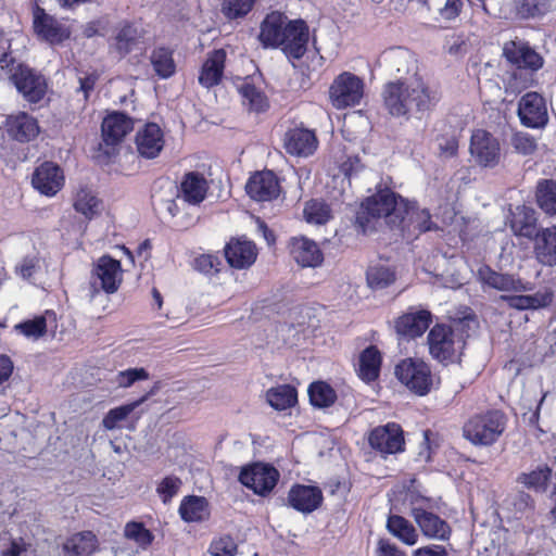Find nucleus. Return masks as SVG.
Returning a JSON list of instances; mask_svg holds the SVG:
<instances>
[{"label": "nucleus", "mask_w": 556, "mask_h": 556, "mask_svg": "<svg viewBox=\"0 0 556 556\" xmlns=\"http://www.w3.org/2000/svg\"><path fill=\"white\" fill-rule=\"evenodd\" d=\"M123 280V269L119 261L103 255L99 257L92 267L90 288L92 295L103 291L112 294L117 291Z\"/></svg>", "instance_id": "5"}, {"label": "nucleus", "mask_w": 556, "mask_h": 556, "mask_svg": "<svg viewBox=\"0 0 556 556\" xmlns=\"http://www.w3.org/2000/svg\"><path fill=\"white\" fill-rule=\"evenodd\" d=\"M138 39L139 33L137 27L130 24H126L118 29L112 47L118 52L121 56H124L136 47Z\"/></svg>", "instance_id": "44"}, {"label": "nucleus", "mask_w": 556, "mask_h": 556, "mask_svg": "<svg viewBox=\"0 0 556 556\" xmlns=\"http://www.w3.org/2000/svg\"><path fill=\"white\" fill-rule=\"evenodd\" d=\"M256 256V245L247 239H232L225 247V257L229 266L236 269L249 268Z\"/></svg>", "instance_id": "19"}, {"label": "nucleus", "mask_w": 556, "mask_h": 556, "mask_svg": "<svg viewBox=\"0 0 556 556\" xmlns=\"http://www.w3.org/2000/svg\"><path fill=\"white\" fill-rule=\"evenodd\" d=\"M279 477L280 473L274 466L255 463L241 470L239 480L255 494L266 496L274 490Z\"/></svg>", "instance_id": "9"}, {"label": "nucleus", "mask_w": 556, "mask_h": 556, "mask_svg": "<svg viewBox=\"0 0 556 556\" xmlns=\"http://www.w3.org/2000/svg\"><path fill=\"white\" fill-rule=\"evenodd\" d=\"M380 366V352L375 346H368L359 355L357 367L358 377L366 382L374 381L379 376Z\"/></svg>", "instance_id": "36"}, {"label": "nucleus", "mask_w": 556, "mask_h": 556, "mask_svg": "<svg viewBox=\"0 0 556 556\" xmlns=\"http://www.w3.org/2000/svg\"><path fill=\"white\" fill-rule=\"evenodd\" d=\"M395 271L388 265H372L367 270V282L371 289H384L395 281Z\"/></svg>", "instance_id": "46"}, {"label": "nucleus", "mask_w": 556, "mask_h": 556, "mask_svg": "<svg viewBox=\"0 0 556 556\" xmlns=\"http://www.w3.org/2000/svg\"><path fill=\"white\" fill-rule=\"evenodd\" d=\"M181 486V480L175 476H167L157 484L156 493L164 504L169 503L177 495Z\"/></svg>", "instance_id": "55"}, {"label": "nucleus", "mask_w": 556, "mask_h": 556, "mask_svg": "<svg viewBox=\"0 0 556 556\" xmlns=\"http://www.w3.org/2000/svg\"><path fill=\"white\" fill-rule=\"evenodd\" d=\"M124 534L128 540L134 541L141 547H147L152 543L153 535L143 523L131 521L126 523Z\"/></svg>", "instance_id": "51"}, {"label": "nucleus", "mask_w": 556, "mask_h": 556, "mask_svg": "<svg viewBox=\"0 0 556 556\" xmlns=\"http://www.w3.org/2000/svg\"><path fill=\"white\" fill-rule=\"evenodd\" d=\"M522 292L505 296L509 307L516 309H539L546 307L552 303L553 293L551 291H539L531 295H523Z\"/></svg>", "instance_id": "35"}, {"label": "nucleus", "mask_w": 556, "mask_h": 556, "mask_svg": "<svg viewBox=\"0 0 556 556\" xmlns=\"http://www.w3.org/2000/svg\"><path fill=\"white\" fill-rule=\"evenodd\" d=\"M207 189L208 185L203 175L191 172L185 175L180 184L178 198L190 205H198L205 199Z\"/></svg>", "instance_id": "30"}, {"label": "nucleus", "mask_w": 556, "mask_h": 556, "mask_svg": "<svg viewBox=\"0 0 556 556\" xmlns=\"http://www.w3.org/2000/svg\"><path fill=\"white\" fill-rule=\"evenodd\" d=\"M129 117L123 113H112L102 122V137L108 146H115L132 129Z\"/></svg>", "instance_id": "29"}, {"label": "nucleus", "mask_w": 556, "mask_h": 556, "mask_svg": "<svg viewBox=\"0 0 556 556\" xmlns=\"http://www.w3.org/2000/svg\"><path fill=\"white\" fill-rule=\"evenodd\" d=\"M551 475L552 470L549 467L539 466L530 472H522L519 475L518 482L528 489L534 490L535 492H544Z\"/></svg>", "instance_id": "45"}, {"label": "nucleus", "mask_w": 556, "mask_h": 556, "mask_svg": "<svg viewBox=\"0 0 556 556\" xmlns=\"http://www.w3.org/2000/svg\"><path fill=\"white\" fill-rule=\"evenodd\" d=\"M409 201L395 194L390 189H383L367 198L358 212L357 220L366 231L371 219L384 218L391 228H396L405 219L404 213H409Z\"/></svg>", "instance_id": "2"}, {"label": "nucleus", "mask_w": 556, "mask_h": 556, "mask_svg": "<svg viewBox=\"0 0 556 556\" xmlns=\"http://www.w3.org/2000/svg\"><path fill=\"white\" fill-rule=\"evenodd\" d=\"M238 546L230 535H222L212 541L210 553L212 556H235Z\"/></svg>", "instance_id": "54"}, {"label": "nucleus", "mask_w": 556, "mask_h": 556, "mask_svg": "<svg viewBox=\"0 0 556 556\" xmlns=\"http://www.w3.org/2000/svg\"><path fill=\"white\" fill-rule=\"evenodd\" d=\"M255 1L256 0H223L222 12L229 20L243 17L252 10Z\"/></svg>", "instance_id": "52"}, {"label": "nucleus", "mask_w": 556, "mask_h": 556, "mask_svg": "<svg viewBox=\"0 0 556 556\" xmlns=\"http://www.w3.org/2000/svg\"><path fill=\"white\" fill-rule=\"evenodd\" d=\"M413 556H447V552L442 545L431 544L416 549Z\"/></svg>", "instance_id": "64"}, {"label": "nucleus", "mask_w": 556, "mask_h": 556, "mask_svg": "<svg viewBox=\"0 0 556 556\" xmlns=\"http://www.w3.org/2000/svg\"><path fill=\"white\" fill-rule=\"evenodd\" d=\"M465 0H445L444 7L439 9L440 15L445 20H454L462 11Z\"/></svg>", "instance_id": "60"}, {"label": "nucleus", "mask_w": 556, "mask_h": 556, "mask_svg": "<svg viewBox=\"0 0 556 556\" xmlns=\"http://www.w3.org/2000/svg\"><path fill=\"white\" fill-rule=\"evenodd\" d=\"M101 203L92 190L89 188H80L74 201V207L86 218L91 219L100 212Z\"/></svg>", "instance_id": "41"}, {"label": "nucleus", "mask_w": 556, "mask_h": 556, "mask_svg": "<svg viewBox=\"0 0 556 556\" xmlns=\"http://www.w3.org/2000/svg\"><path fill=\"white\" fill-rule=\"evenodd\" d=\"M2 556H29L27 544L23 540H13Z\"/></svg>", "instance_id": "62"}, {"label": "nucleus", "mask_w": 556, "mask_h": 556, "mask_svg": "<svg viewBox=\"0 0 556 556\" xmlns=\"http://www.w3.org/2000/svg\"><path fill=\"white\" fill-rule=\"evenodd\" d=\"M412 514L420 530L427 538L438 540H446L448 538L450 527L438 515L428 511L422 507H413Z\"/></svg>", "instance_id": "25"}, {"label": "nucleus", "mask_w": 556, "mask_h": 556, "mask_svg": "<svg viewBox=\"0 0 556 556\" xmlns=\"http://www.w3.org/2000/svg\"><path fill=\"white\" fill-rule=\"evenodd\" d=\"M164 143V132L155 123H148L137 131L136 147L142 157H156L163 150Z\"/></svg>", "instance_id": "18"}, {"label": "nucleus", "mask_w": 556, "mask_h": 556, "mask_svg": "<svg viewBox=\"0 0 556 556\" xmlns=\"http://www.w3.org/2000/svg\"><path fill=\"white\" fill-rule=\"evenodd\" d=\"M505 429V416L498 410L473 416L464 426V435L477 445L494 443Z\"/></svg>", "instance_id": "4"}, {"label": "nucleus", "mask_w": 556, "mask_h": 556, "mask_svg": "<svg viewBox=\"0 0 556 556\" xmlns=\"http://www.w3.org/2000/svg\"><path fill=\"white\" fill-rule=\"evenodd\" d=\"M11 80L25 100L31 103L41 101L47 93L46 78L28 66L18 65L14 68Z\"/></svg>", "instance_id": "11"}, {"label": "nucleus", "mask_w": 556, "mask_h": 556, "mask_svg": "<svg viewBox=\"0 0 556 556\" xmlns=\"http://www.w3.org/2000/svg\"><path fill=\"white\" fill-rule=\"evenodd\" d=\"M377 553L378 556H405L397 546L383 539L378 542Z\"/></svg>", "instance_id": "63"}, {"label": "nucleus", "mask_w": 556, "mask_h": 556, "mask_svg": "<svg viewBox=\"0 0 556 556\" xmlns=\"http://www.w3.org/2000/svg\"><path fill=\"white\" fill-rule=\"evenodd\" d=\"M409 213H404L405 219L396 227L408 238L432 229L433 223L428 210L419 208L415 202H409Z\"/></svg>", "instance_id": "28"}, {"label": "nucleus", "mask_w": 556, "mask_h": 556, "mask_svg": "<svg viewBox=\"0 0 556 556\" xmlns=\"http://www.w3.org/2000/svg\"><path fill=\"white\" fill-rule=\"evenodd\" d=\"M33 27L35 34L50 45H60L71 36V28L64 22L48 14L43 9L36 7L33 13Z\"/></svg>", "instance_id": "10"}, {"label": "nucleus", "mask_w": 556, "mask_h": 556, "mask_svg": "<svg viewBox=\"0 0 556 556\" xmlns=\"http://www.w3.org/2000/svg\"><path fill=\"white\" fill-rule=\"evenodd\" d=\"M534 253L541 264L556 265V227L538 231L534 239Z\"/></svg>", "instance_id": "31"}, {"label": "nucleus", "mask_w": 556, "mask_h": 556, "mask_svg": "<svg viewBox=\"0 0 556 556\" xmlns=\"http://www.w3.org/2000/svg\"><path fill=\"white\" fill-rule=\"evenodd\" d=\"M247 193L256 201H270L280 191L276 175L270 170H264L253 175L245 186Z\"/></svg>", "instance_id": "21"}, {"label": "nucleus", "mask_w": 556, "mask_h": 556, "mask_svg": "<svg viewBox=\"0 0 556 556\" xmlns=\"http://www.w3.org/2000/svg\"><path fill=\"white\" fill-rule=\"evenodd\" d=\"M388 58L397 66L396 71L399 73L403 71L400 67V64L402 62H405L410 65H415L414 55L406 49L397 48V49L391 50L388 53Z\"/></svg>", "instance_id": "59"}, {"label": "nucleus", "mask_w": 556, "mask_h": 556, "mask_svg": "<svg viewBox=\"0 0 556 556\" xmlns=\"http://www.w3.org/2000/svg\"><path fill=\"white\" fill-rule=\"evenodd\" d=\"M395 376L418 396L427 395L439 384V379L432 374L429 364L419 358L401 361L395 367Z\"/></svg>", "instance_id": "3"}, {"label": "nucleus", "mask_w": 556, "mask_h": 556, "mask_svg": "<svg viewBox=\"0 0 556 556\" xmlns=\"http://www.w3.org/2000/svg\"><path fill=\"white\" fill-rule=\"evenodd\" d=\"M431 323V313L424 308H410L396 321L397 333L415 338L421 336Z\"/></svg>", "instance_id": "24"}, {"label": "nucleus", "mask_w": 556, "mask_h": 556, "mask_svg": "<svg viewBox=\"0 0 556 556\" xmlns=\"http://www.w3.org/2000/svg\"><path fill=\"white\" fill-rule=\"evenodd\" d=\"M390 533L407 545H415L418 541V533L414 526L404 517L391 515L387 521Z\"/></svg>", "instance_id": "38"}, {"label": "nucleus", "mask_w": 556, "mask_h": 556, "mask_svg": "<svg viewBox=\"0 0 556 556\" xmlns=\"http://www.w3.org/2000/svg\"><path fill=\"white\" fill-rule=\"evenodd\" d=\"M151 393L142 396L138 401L131 402L126 405L115 407L104 416L102 425L106 430H113L119 426V422L125 420L130 413H132L140 404L149 397Z\"/></svg>", "instance_id": "48"}, {"label": "nucleus", "mask_w": 556, "mask_h": 556, "mask_svg": "<svg viewBox=\"0 0 556 556\" xmlns=\"http://www.w3.org/2000/svg\"><path fill=\"white\" fill-rule=\"evenodd\" d=\"M239 93L242 98V104L250 112L261 113L266 111L269 105L265 93L250 83H243L239 87Z\"/></svg>", "instance_id": "39"}, {"label": "nucleus", "mask_w": 556, "mask_h": 556, "mask_svg": "<svg viewBox=\"0 0 556 556\" xmlns=\"http://www.w3.org/2000/svg\"><path fill=\"white\" fill-rule=\"evenodd\" d=\"M222 260L215 254H202L194 258V268L205 275L219 271Z\"/></svg>", "instance_id": "58"}, {"label": "nucleus", "mask_w": 556, "mask_h": 556, "mask_svg": "<svg viewBox=\"0 0 556 556\" xmlns=\"http://www.w3.org/2000/svg\"><path fill=\"white\" fill-rule=\"evenodd\" d=\"M304 218L309 224L324 225L331 218L330 207L323 201L311 200L305 204Z\"/></svg>", "instance_id": "50"}, {"label": "nucleus", "mask_w": 556, "mask_h": 556, "mask_svg": "<svg viewBox=\"0 0 556 556\" xmlns=\"http://www.w3.org/2000/svg\"><path fill=\"white\" fill-rule=\"evenodd\" d=\"M293 260L302 267H318L324 262V254L317 243L308 238H293L290 244Z\"/></svg>", "instance_id": "23"}, {"label": "nucleus", "mask_w": 556, "mask_h": 556, "mask_svg": "<svg viewBox=\"0 0 556 556\" xmlns=\"http://www.w3.org/2000/svg\"><path fill=\"white\" fill-rule=\"evenodd\" d=\"M469 153L475 164L493 168L501 161L498 139L485 129H475L470 137Z\"/></svg>", "instance_id": "7"}, {"label": "nucleus", "mask_w": 556, "mask_h": 556, "mask_svg": "<svg viewBox=\"0 0 556 556\" xmlns=\"http://www.w3.org/2000/svg\"><path fill=\"white\" fill-rule=\"evenodd\" d=\"M149 379V372L144 368H128L118 371L114 378V382L119 388H129L137 381Z\"/></svg>", "instance_id": "53"}, {"label": "nucleus", "mask_w": 556, "mask_h": 556, "mask_svg": "<svg viewBox=\"0 0 556 556\" xmlns=\"http://www.w3.org/2000/svg\"><path fill=\"white\" fill-rule=\"evenodd\" d=\"M62 168L53 162H45L38 166L31 178L33 187L47 197L55 195L64 186Z\"/></svg>", "instance_id": "15"}, {"label": "nucleus", "mask_w": 556, "mask_h": 556, "mask_svg": "<svg viewBox=\"0 0 556 556\" xmlns=\"http://www.w3.org/2000/svg\"><path fill=\"white\" fill-rule=\"evenodd\" d=\"M370 446L383 455L404 451V433L400 425L388 422L372 429L368 438Z\"/></svg>", "instance_id": "13"}, {"label": "nucleus", "mask_w": 556, "mask_h": 556, "mask_svg": "<svg viewBox=\"0 0 556 556\" xmlns=\"http://www.w3.org/2000/svg\"><path fill=\"white\" fill-rule=\"evenodd\" d=\"M38 267V260L36 257H25L16 266L17 274L26 280H29Z\"/></svg>", "instance_id": "61"}, {"label": "nucleus", "mask_w": 556, "mask_h": 556, "mask_svg": "<svg viewBox=\"0 0 556 556\" xmlns=\"http://www.w3.org/2000/svg\"><path fill=\"white\" fill-rule=\"evenodd\" d=\"M150 60L154 72L160 78L166 79L176 71L172 51L168 49L157 48L153 50Z\"/></svg>", "instance_id": "43"}, {"label": "nucleus", "mask_w": 556, "mask_h": 556, "mask_svg": "<svg viewBox=\"0 0 556 556\" xmlns=\"http://www.w3.org/2000/svg\"><path fill=\"white\" fill-rule=\"evenodd\" d=\"M317 138L308 129L294 128L285 137V148L288 153L298 156H308L317 149Z\"/></svg>", "instance_id": "26"}, {"label": "nucleus", "mask_w": 556, "mask_h": 556, "mask_svg": "<svg viewBox=\"0 0 556 556\" xmlns=\"http://www.w3.org/2000/svg\"><path fill=\"white\" fill-rule=\"evenodd\" d=\"M55 319V315L52 312H47L45 316H38L34 319H28L14 326L15 331L23 334L27 339L37 340L45 334L47 330V319Z\"/></svg>", "instance_id": "42"}, {"label": "nucleus", "mask_w": 556, "mask_h": 556, "mask_svg": "<svg viewBox=\"0 0 556 556\" xmlns=\"http://www.w3.org/2000/svg\"><path fill=\"white\" fill-rule=\"evenodd\" d=\"M7 126L9 134L22 142L34 139L39 132L37 121L26 113L9 116Z\"/></svg>", "instance_id": "34"}, {"label": "nucleus", "mask_w": 556, "mask_h": 556, "mask_svg": "<svg viewBox=\"0 0 556 556\" xmlns=\"http://www.w3.org/2000/svg\"><path fill=\"white\" fill-rule=\"evenodd\" d=\"M308 396L312 405L324 408L334 403L337 393L328 383L318 381L309 386Z\"/></svg>", "instance_id": "47"}, {"label": "nucleus", "mask_w": 556, "mask_h": 556, "mask_svg": "<svg viewBox=\"0 0 556 556\" xmlns=\"http://www.w3.org/2000/svg\"><path fill=\"white\" fill-rule=\"evenodd\" d=\"M429 352L439 362H452L460 349V341L455 340L452 329L444 325L434 326L428 334Z\"/></svg>", "instance_id": "14"}, {"label": "nucleus", "mask_w": 556, "mask_h": 556, "mask_svg": "<svg viewBox=\"0 0 556 556\" xmlns=\"http://www.w3.org/2000/svg\"><path fill=\"white\" fill-rule=\"evenodd\" d=\"M321 490L316 485L295 484L288 493V503L296 511L309 514L323 503Z\"/></svg>", "instance_id": "17"}, {"label": "nucleus", "mask_w": 556, "mask_h": 556, "mask_svg": "<svg viewBox=\"0 0 556 556\" xmlns=\"http://www.w3.org/2000/svg\"><path fill=\"white\" fill-rule=\"evenodd\" d=\"M503 52L507 61L518 67L538 71L543 66V58L527 42L509 41L505 43Z\"/></svg>", "instance_id": "20"}, {"label": "nucleus", "mask_w": 556, "mask_h": 556, "mask_svg": "<svg viewBox=\"0 0 556 556\" xmlns=\"http://www.w3.org/2000/svg\"><path fill=\"white\" fill-rule=\"evenodd\" d=\"M477 278L483 289L491 288L497 291L513 293L528 292L534 289L532 282L523 281L514 275L497 273L486 265H482L478 268Z\"/></svg>", "instance_id": "12"}, {"label": "nucleus", "mask_w": 556, "mask_h": 556, "mask_svg": "<svg viewBox=\"0 0 556 556\" xmlns=\"http://www.w3.org/2000/svg\"><path fill=\"white\" fill-rule=\"evenodd\" d=\"M517 115L521 125L531 129H543L549 121L546 100L535 91H529L519 99Z\"/></svg>", "instance_id": "8"}, {"label": "nucleus", "mask_w": 556, "mask_h": 556, "mask_svg": "<svg viewBox=\"0 0 556 556\" xmlns=\"http://www.w3.org/2000/svg\"><path fill=\"white\" fill-rule=\"evenodd\" d=\"M178 513L180 518L188 523L205 521L211 514L208 502L204 497L195 495L184 497Z\"/></svg>", "instance_id": "33"}, {"label": "nucleus", "mask_w": 556, "mask_h": 556, "mask_svg": "<svg viewBox=\"0 0 556 556\" xmlns=\"http://www.w3.org/2000/svg\"><path fill=\"white\" fill-rule=\"evenodd\" d=\"M536 199L540 207L551 215H556V181L545 180L539 184Z\"/></svg>", "instance_id": "49"}, {"label": "nucleus", "mask_w": 556, "mask_h": 556, "mask_svg": "<svg viewBox=\"0 0 556 556\" xmlns=\"http://www.w3.org/2000/svg\"><path fill=\"white\" fill-rule=\"evenodd\" d=\"M288 18L280 12L267 14L261 24L258 39L265 48L280 47L283 41L285 29L288 26Z\"/></svg>", "instance_id": "22"}, {"label": "nucleus", "mask_w": 556, "mask_h": 556, "mask_svg": "<svg viewBox=\"0 0 556 556\" xmlns=\"http://www.w3.org/2000/svg\"><path fill=\"white\" fill-rule=\"evenodd\" d=\"M510 228L517 236L532 238L536 232V213L527 205H517L510 213Z\"/></svg>", "instance_id": "32"}, {"label": "nucleus", "mask_w": 556, "mask_h": 556, "mask_svg": "<svg viewBox=\"0 0 556 556\" xmlns=\"http://www.w3.org/2000/svg\"><path fill=\"white\" fill-rule=\"evenodd\" d=\"M225 61L226 52L223 49L210 52L200 70V85L207 89L218 85L224 74Z\"/></svg>", "instance_id": "27"}, {"label": "nucleus", "mask_w": 556, "mask_h": 556, "mask_svg": "<svg viewBox=\"0 0 556 556\" xmlns=\"http://www.w3.org/2000/svg\"><path fill=\"white\" fill-rule=\"evenodd\" d=\"M510 142L515 151L523 155H530L536 150L534 137L525 131L515 132Z\"/></svg>", "instance_id": "56"}, {"label": "nucleus", "mask_w": 556, "mask_h": 556, "mask_svg": "<svg viewBox=\"0 0 556 556\" xmlns=\"http://www.w3.org/2000/svg\"><path fill=\"white\" fill-rule=\"evenodd\" d=\"M551 10L548 0H522L520 13L526 17H538Z\"/></svg>", "instance_id": "57"}, {"label": "nucleus", "mask_w": 556, "mask_h": 556, "mask_svg": "<svg viewBox=\"0 0 556 556\" xmlns=\"http://www.w3.org/2000/svg\"><path fill=\"white\" fill-rule=\"evenodd\" d=\"M308 38V27L304 21H290L285 29L283 41L280 46L287 56L300 59L306 52Z\"/></svg>", "instance_id": "16"}, {"label": "nucleus", "mask_w": 556, "mask_h": 556, "mask_svg": "<svg viewBox=\"0 0 556 556\" xmlns=\"http://www.w3.org/2000/svg\"><path fill=\"white\" fill-rule=\"evenodd\" d=\"M382 99L386 110L392 116L402 117L431 110L439 102L440 96L420 76L414 75L386 84Z\"/></svg>", "instance_id": "1"}, {"label": "nucleus", "mask_w": 556, "mask_h": 556, "mask_svg": "<svg viewBox=\"0 0 556 556\" xmlns=\"http://www.w3.org/2000/svg\"><path fill=\"white\" fill-rule=\"evenodd\" d=\"M363 94V80L350 72L337 76L329 89L331 104L338 110L359 104Z\"/></svg>", "instance_id": "6"}, {"label": "nucleus", "mask_w": 556, "mask_h": 556, "mask_svg": "<svg viewBox=\"0 0 556 556\" xmlns=\"http://www.w3.org/2000/svg\"><path fill=\"white\" fill-rule=\"evenodd\" d=\"M266 399L275 409L285 410L296 403V390L289 384L278 386L266 392Z\"/></svg>", "instance_id": "40"}, {"label": "nucleus", "mask_w": 556, "mask_h": 556, "mask_svg": "<svg viewBox=\"0 0 556 556\" xmlns=\"http://www.w3.org/2000/svg\"><path fill=\"white\" fill-rule=\"evenodd\" d=\"M97 548V538L90 531L74 534L64 544V549L70 556H89Z\"/></svg>", "instance_id": "37"}]
</instances>
